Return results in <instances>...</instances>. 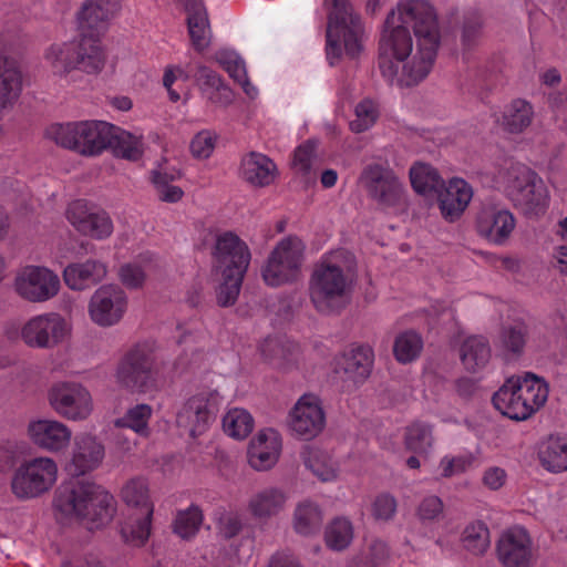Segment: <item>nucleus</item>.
<instances>
[{
    "mask_svg": "<svg viewBox=\"0 0 567 567\" xmlns=\"http://www.w3.org/2000/svg\"><path fill=\"white\" fill-rule=\"evenodd\" d=\"M393 10L395 22L411 27L417 40L416 53L403 68L406 85H416L429 75L441 43L437 13L427 0H403Z\"/></svg>",
    "mask_w": 567,
    "mask_h": 567,
    "instance_id": "1",
    "label": "nucleus"
},
{
    "mask_svg": "<svg viewBox=\"0 0 567 567\" xmlns=\"http://www.w3.org/2000/svg\"><path fill=\"white\" fill-rule=\"evenodd\" d=\"M53 507L63 517L79 519L93 529L105 526L113 519L116 501L100 485L71 481L55 491Z\"/></svg>",
    "mask_w": 567,
    "mask_h": 567,
    "instance_id": "2",
    "label": "nucleus"
},
{
    "mask_svg": "<svg viewBox=\"0 0 567 567\" xmlns=\"http://www.w3.org/2000/svg\"><path fill=\"white\" fill-rule=\"evenodd\" d=\"M548 385L532 372L511 377L494 393L492 403L504 416L525 421L533 416L548 399Z\"/></svg>",
    "mask_w": 567,
    "mask_h": 567,
    "instance_id": "3",
    "label": "nucleus"
},
{
    "mask_svg": "<svg viewBox=\"0 0 567 567\" xmlns=\"http://www.w3.org/2000/svg\"><path fill=\"white\" fill-rule=\"evenodd\" d=\"M328 11L327 56L338 59L341 55L340 38L347 53L355 56L361 50L360 39L363 34L361 17L355 12L352 0H323Z\"/></svg>",
    "mask_w": 567,
    "mask_h": 567,
    "instance_id": "4",
    "label": "nucleus"
},
{
    "mask_svg": "<svg viewBox=\"0 0 567 567\" xmlns=\"http://www.w3.org/2000/svg\"><path fill=\"white\" fill-rule=\"evenodd\" d=\"M111 123L80 121L54 123L45 128L44 136L56 145L83 156H97L109 150Z\"/></svg>",
    "mask_w": 567,
    "mask_h": 567,
    "instance_id": "5",
    "label": "nucleus"
},
{
    "mask_svg": "<svg viewBox=\"0 0 567 567\" xmlns=\"http://www.w3.org/2000/svg\"><path fill=\"white\" fill-rule=\"evenodd\" d=\"M502 178L506 198L524 215H538L545 210L548 192L535 171L516 163L504 171Z\"/></svg>",
    "mask_w": 567,
    "mask_h": 567,
    "instance_id": "6",
    "label": "nucleus"
},
{
    "mask_svg": "<svg viewBox=\"0 0 567 567\" xmlns=\"http://www.w3.org/2000/svg\"><path fill=\"white\" fill-rule=\"evenodd\" d=\"M44 58L53 72L60 75H65L74 70L87 74L99 73L105 63L102 45L80 35L78 40L50 45Z\"/></svg>",
    "mask_w": 567,
    "mask_h": 567,
    "instance_id": "7",
    "label": "nucleus"
},
{
    "mask_svg": "<svg viewBox=\"0 0 567 567\" xmlns=\"http://www.w3.org/2000/svg\"><path fill=\"white\" fill-rule=\"evenodd\" d=\"M413 50V39L408 27L395 22V11L391 10L384 21V29L379 40L378 65L381 74L393 83L406 85V78L402 71L399 78L400 64L404 62ZM404 65L402 66V69Z\"/></svg>",
    "mask_w": 567,
    "mask_h": 567,
    "instance_id": "8",
    "label": "nucleus"
},
{
    "mask_svg": "<svg viewBox=\"0 0 567 567\" xmlns=\"http://www.w3.org/2000/svg\"><path fill=\"white\" fill-rule=\"evenodd\" d=\"M349 279L339 266L317 265L309 282L310 299L315 308L324 315L341 311L348 303Z\"/></svg>",
    "mask_w": 567,
    "mask_h": 567,
    "instance_id": "9",
    "label": "nucleus"
},
{
    "mask_svg": "<svg viewBox=\"0 0 567 567\" xmlns=\"http://www.w3.org/2000/svg\"><path fill=\"white\" fill-rule=\"evenodd\" d=\"M157 374L155 352L148 344L143 343L133 347L121 359L116 369V381L133 393H147L156 389Z\"/></svg>",
    "mask_w": 567,
    "mask_h": 567,
    "instance_id": "10",
    "label": "nucleus"
},
{
    "mask_svg": "<svg viewBox=\"0 0 567 567\" xmlns=\"http://www.w3.org/2000/svg\"><path fill=\"white\" fill-rule=\"evenodd\" d=\"M58 466L50 457H35L22 463L11 481L12 493L21 499L38 497L55 483Z\"/></svg>",
    "mask_w": 567,
    "mask_h": 567,
    "instance_id": "11",
    "label": "nucleus"
},
{
    "mask_svg": "<svg viewBox=\"0 0 567 567\" xmlns=\"http://www.w3.org/2000/svg\"><path fill=\"white\" fill-rule=\"evenodd\" d=\"M302 261V244L297 237L281 239L261 270L268 286L278 287L297 279Z\"/></svg>",
    "mask_w": 567,
    "mask_h": 567,
    "instance_id": "12",
    "label": "nucleus"
},
{
    "mask_svg": "<svg viewBox=\"0 0 567 567\" xmlns=\"http://www.w3.org/2000/svg\"><path fill=\"white\" fill-rule=\"evenodd\" d=\"M48 401L51 409L62 419L69 421H84L93 411V399L80 382L59 381L48 391Z\"/></svg>",
    "mask_w": 567,
    "mask_h": 567,
    "instance_id": "13",
    "label": "nucleus"
},
{
    "mask_svg": "<svg viewBox=\"0 0 567 567\" xmlns=\"http://www.w3.org/2000/svg\"><path fill=\"white\" fill-rule=\"evenodd\" d=\"M212 257L214 268L220 275L245 276L251 260V252L238 235L225 231L216 237Z\"/></svg>",
    "mask_w": 567,
    "mask_h": 567,
    "instance_id": "14",
    "label": "nucleus"
},
{
    "mask_svg": "<svg viewBox=\"0 0 567 567\" xmlns=\"http://www.w3.org/2000/svg\"><path fill=\"white\" fill-rule=\"evenodd\" d=\"M122 9V0H84L75 13L78 33L101 44V35Z\"/></svg>",
    "mask_w": 567,
    "mask_h": 567,
    "instance_id": "15",
    "label": "nucleus"
},
{
    "mask_svg": "<svg viewBox=\"0 0 567 567\" xmlns=\"http://www.w3.org/2000/svg\"><path fill=\"white\" fill-rule=\"evenodd\" d=\"M359 183L379 205L392 207L402 199L403 185L399 177L392 169L380 164L367 165L359 176Z\"/></svg>",
    "mask_w": 567,
    "mask_h": 567,
    "instance_id": "16",
    "label": "nucleus"
},
{
    "mask_svg": "<svg viewBox=\"0 0 567 567\" xmlns=\"http://www.w3.org/2000/svg\"><path fill=\"white\" fill-rule=\"evenodd\" d=\"M17 293L30 302H44L58 295L60 279L52 270L40 266H27L14 280Z\"/></svg>",
    "mask_w": 567,
    "mask_h": 567,
    "instance_id": "17",
    "label": "nucleus"
},
{
    "mask_svg": "<svg viewBox=\"0 0 567 567\" xmlns=\"http://www.w3.org/2000/svg\"><path fill=\"white\" fill-rule=\"evenodd\" d=\"M496 554L503 567H533L536 560L532 537L520 526L502 533L496 544Z\"/></svg>",
    "mask_w": 567,
    "mask_h": 567,
    "instance_id": "18",
    "label": "nucleus"
},
{
    "mask_svg": "<svg viewBox=\"0 0 567 567\" xmlns=\"http://www.w3.org/2000/svg\"><path fill=\"white\" fill-rule=\"evenodd\" d=\"M326 425L321 401L313 394L302 395L289 413V426L300 439L309 441L319 435Z\"/></svg>",
    "mask_w": 567,
    "mask_h": 567,
    "instance_id": "19",
    "label": "nucleus"
},
{
    "mask_svg": "<svg viewBox=\"0 0 567 567\" xmlns=\"http://www.w3.org/2000/svg\"><path fill=\"white\" fill-rule=\"evenodd\" d=\"M126 307L127 297L124 290L115 285H104L91 297L89 312L95 323L109 327L122 319Z\"/></svg>",
    "mask_w": 567,
    "mask_h": 567,
    "instance_id": "20",
    "label": "nucleus"
},
{
    "mask_svg": "<svg viewBox=\"0 0 567 567\" xmlns=\"http://www.w3.org/2000/svg\"><path fill=\"white\" fill-rule=\"evenodd\" d=\"M516 227L512 212L497 206L482 207L475 218L477 234L494 245H505Z\"/></svg>",
    "mask_w": 567,
    "mask_h": 567,
    "instance_id": "21",
    "label": "nucleus"
},
{
    "mask_svg": "<svg viewBox=\"0 0 567 567\" xmlns=\"http://www.w3.org/2000/svg\"><path fill=\"white\" fill-rule=\"evenodd\" d=\"M66 217L78 231L95 239L106 238L113 231L109 214L94 210L84 199L72 202L66 209Z\"/></svg>",
    "mask_w": 567,
    "mask_h": 567,
    "instance_id": "22",
    "label": "nucleus"
},
{
    "mask_svg": "<svg viewBox=\"0 0 567 567\" xmlns=\"http://www.w3.org/2000/svg\"><path fill=\"white\" fill-rule=\"evenodd\" d=\"M65 334V322L56 313L41 315L30 319L21 331L23 341L33 348H51Z\"/></svg>",
    "mask_w": 567,
    "mask_h": 567,
    "instance_id": "23",
    "label": "nucleus"
},
{
    "mask_svg": "<svg viewBox=\"0 0 567 567\" xmlns=\"http://www.w3.org/2000/svg\"><path fill=\"white\" fill-rule=\"evenodd\" d=\"M216 417V409L205 394L189 398L176 415L177 426L196 437L207 431Z\"/></svg>",
    "mask_w": 567,
    "mask_h": 567,
    "instance_id": "24",
    "label": "nucleus"
},
{
    "mask_svg": "<svg viewBox=\"0 0 567 567\" xmlns=\"http://www.w3.org/2000/svg\"><path fill=\"white\" fill-rule=\"evenodd\" d=\"M30 440L38 447L49 452H60L70 444L72 432L56 420H37L28 425Z\"/></svg>",
    "mask_w": 567,
    "mask_h": 567,
    "instance_id": "25",
    "label": "nucleus"
},
{
    "mask_svg": "<svg viewBox=\"0 0 567 567\" xmlns=\"http://www.w3.org/2000/svg\"><path fill=\"white\" fill-rule=\"evenodd\" d=\"M473 196L472 187L462 178H453L437 193V204L443 218L454 223L461 218Z\"/></svg>",
    "mask_w": 567,
    "mask_h": 567,
    "instance_id": "26",
    "label": "nucleus"
},
{
    "mask_svg": "<svg viewBox=\"0 0 567 567\" xmlns=\"http://www.w3.org/2000/svg\"><path fill=\"white\" fill-rule=\"evenodd\" d=\"M22 91V74L14 59L0 54V120L11 112Z\"/></svg>",
    "mask_w": 567,
    "mask_h": 567,
    "instance_id": "27",
    "label": "nucleus"
},
{
    "mask_svg": "<svg viewBox=\"0 0 567 567\" xmlns=\"http://www.w3.org/2000/svg\"><path fill=\"white\" fill-rule=\"evenodd\" d=\"M374 353L369 346H352L337 361L338 371H342L348 380L363 383L371 374Z\"/></svg>",
    "mask_w": 567,
    "mask_h": 567,
    "instance_id": "28",
    "label": "nucleus"
},
{
    "mask_svg": "<svg viewBox=\"0 0 567 567\" xmlns=\"http://www.w3.org/2000/svg\"><path fill=\"white\" fill-rule=\"evenodd\" d=\"M104 457V446L90 434L75 439L70 472L74 476L84 475L96 468Z\"/></svg>",
    "mask_w": 567,
    "mask_h": 567,
    "instance_id": "29",
    "label": "nucleus"
},
{
    "mask_svg": "<svg viewBox=\"0 0 567 567\" xmlns=\"http://www.w3.org/2000/svg\"><path fill=\"white\" fill-rule=\"evenodd\" d=\"M107 274L106 266L99 261L89 259L84 262H74L65 267L63 279L72 290H84L101 282Z\"/></svg>",
    "mask_w": 567,
    "mask_h": 567,
    "instance_id": "30",
    "label": "nucleus"
},
{
    "mask_svg": "<svg viewBox=\"0 0 567 567\" xmlns=\"http://www.w3.org/2000/svg\"><path fill=\"white\" fill-rule=\"evenodd\" d=\"M277 166L268 156L250 152L241 159L240 175L252 186L265 187L277 177Z\"/></svg>",
    "mask_w": 567,
    "mask_h": 567,
    "instance_id": "31",
    "label": "nucleus"
},
{
    "mask_svg": "<svg viewBox=\"0 0 567 567\" xmlns=\"http://www.w3.org/2000/svg\"><path fill=\"white\" fill-rule=\"evenodd\" d=\"M460 359L466 371L475 373L484 369L491 359V347L486 338L472 336L460 348Z\"/></svg>",
    "mask_w": 567,
    "mask_h": 567,
    "instance_id": "32",
    "label": "nucleus"
},
{
    "mask_svg": "<svg viewBox=\"0 0 567 567\" xmlns=\"http://www.w3.org/2000/svg\"><path fill=\"white\" fill-rule=\"evenodd\" d=\"M287 498V494L281 488L267 487L250 498L249 509L257 518H270L284 511Z\"/></svg>",
    "mask_w": 567,
    "mask_h": 567,
    "instance_id": "33",
    "label": "nucleus"
},
{
    "mask_svg": "<svg viewBox=\"0 0 567 567\" xmlns=\"http://www.w3.org/2000/svg\"><path fill=\"white\" fill-rule=\"evenodd\" d=\"M185 7L188 12L187 25L192 43L197 51H203L209 43L207 12L203 4L196 1L186 2Z\"/></svg>",
    "mask_w": 567,
    "mask_h": 567,
    "instance_id": "34",
    "label": "nucleus"
},
{
    "mask_svg": "<svg viewBox=\"0 0 567 567\" xmlns=\"http://www.w3.org/2000/svg\"><path fill=\"white\" fill-rule=\"evenodd\" d=\"M109 148L116 157L128 161H137L143 154V143L141 137L134 136L130 132L111 124Z\"/></svg>",
    "mask_w": 567,
    "mask_h": 567,
    "instance_id": "35",
    "label": "nucleus"
},
{
    "mask_svg": "<svg viewBox=\"0 0 567 567\" xmlns=\"http://www.w3.org/2000/svg\"><path fill=\"white\" fill-rule=\"evenodd\" d=\"M539 460L550 472L567 471V439L549 436L539 451Z\"/></svg>",
    "mask_w": 567,
    "mask_h": 567,
    "instance_id": "36",
    "label": "nucleus"
},
{
    "mask_svg": "<svg viewBox=\"0 0 567 567\" xmlns=\"http://www.w3.org/2000/svg\"><path fill=\"white\" fill-rule=\"evenodd\" d=\"M267 442L268 436L261 431L249 444L248 462L250 466L257 471L269 470L278 460V451L275 446L276 442H271V446L268 445Z\"/></svg>",
    "mask_w": 567,
    "mask_h": 567,
    "instance_id": "37",
    "label": "nucleus"
},
{
    "mask_svg": "<svg viewBox=\"0 0 567 567\" xmlns=\"http://www.w3.org/2000/svg\"><path fill=\"white\" fill-rule=\"evenodd\" d=\"M534 115L533 106L525 100H514L502 117L503 128L511 133H522L532 123Z\"/></svg>",
    "mask_w": 567,
    "mask_h": 567,
    "instance_id": "38",
    "label": "nucleus"
},
{
    "mask_svg": "<svg viewBox=\"0 0 567 567\" xmlns=\"http://www.w3.org/2000/svg\"><path fill=\"white\" fill-rule=\"evenodd\" d=\"M432 425L422 421H415L405 427L404 447L419 455H426L433 445Z\"/></svg>",
    "mask_w": 567,
    "mask_h": 567,
    "instance_id": "39",
    "label": "nucleus"
},
{
    "mask_svg": "<svg viewBox=\"0 0 567 567\" xmlns=\"http://www.w3.org/2000/svg\"><path fill=\"white\" fill-rule=\"evenodd\" d=\"M203 520V511L199 506L192 504L188 508L176 512L172 530L179 538L190 540L199 532Z\"/></svg>",
    "mask_w": 567,
    "mask_h": 567,
    "instance_id": "40",
    "label": "nucleus"
},
{
    "mask_svg": "<svg viewBox=\"0 0 567 567\" xmlns=\"http://www.w3.org/2000/svg\"><path fill=\"white\" fill-rule=\"evenodd\" d=\"M410 179L414 190L419 194L439 193L444 181L439 172L429 164L416 163L410 168Z\"/></svg>",
    "mask_w": 567,
    "mask_h": 567,
    "instance_id": "41",
    "label": "nucleus"
},
{
    "mask_svg": "<svg viewBox=\"0 0 567 567\" xmlns=\"http://www.w3.org/2000/svg\"><path fill=\"white\" fill-rule=\"evenodd\" d=\"M423 349L422 337L413 331L408 330L396 336L393 343V354L398 362L406 364L416 360Z\"/></svg>",
    "mask_w": 567,
    "mask_h": 567,
    "instance_id": "42",
    "label": "nucleus"
},
{
    "mask_svg": "<svg viewBox=\"0 0 567 567\" xmlns=\"http://www.w3.org/2000/svg\"><path fill=\"white\" fill-rule=\"evenodd\" d=\"M121 497L126 505L141 508L143 514L147 512L148 507H153L148 483L143 477L127 481L121 489Z\"/></svg>",
    "mask_w": 567,
    "mask_h": 567,
    "instance_id": "43",
    "label": "nucleus"
},
{
    "mask_svg": "<svg viewBox=\"0 0 567 567\" xmlns=\"http://www.w3.org/2000/svg\"><path fill=\"white\" fill-rule=\"evenodd\" d=\"M254 424L251 414L238 408L228 411L223 419L225 433L237 440L246 439L251 433Z\"/></svg>",
    "mask_w": 567,
    "mask_h": 567,
    "instance_id": "44",
    "label": "nucleus"
},
{
    "mask_svg": "<svg viewBox=\"0 0 567 567\" xmlns=\"http://www.w3.org/2000/svg\"><path fill=\"white\" fill-rule=\"evenodd\" d=\"M322 525L320 508L313 503L299 504L295 511V529L301 535H311L319 532Z\"/></svg>",
    "mask_w": 567,
    "mask_h": 567,
    "instance_id": "45",
    "label": "nucleus"
},
{
    "mask_svg": "<svg viewBox=\"0 0 567 567\" xmlns=\"http://www.w3.org/2000/svg\"><path fill=\"white\" fill-rule=\"evenodd\" d=\"M353 527L347 518H334L324 530L326 545L332 550H343L352 542Z\"/></svg>",
    "mask_w": 567,
    "mask_h": 567,
    "instance_id": "46",
    "label": "nucleus"
},
{
    "mask_svg": "<svg viewBox=\"0 0 567 567\" xmlns=\"http://www.w3.org/2000/svg\"><path fill=\"white\" fill-rule=\"evenodd\" d=\"M152 515L153 507H148L147 512L144 513L142 517L123 525L121 528L123 540L134 547L143 546L151 534Z\"/></svg>",
    "mask_w": 567,
    "mask_h": 567,
    "instance_id": "47",
    "label": "nucleus"
},
{
    "mask_svg": "<svg viewBox=\"0 0 567 567\" xmlns=\"http://www.w3.org/2000/svg\"><path fill=\"white\" fill-rule=\"evenodd\" d=\"M151 405L142 403L127 410L123 417L116 420L117 427H128L136 433L147 436L150 434L148 421L152 416Z\"/></svg>",
    "mask_w": 567,
    "mask_h": 567,
    "instance_id": "48",
    "label": "nucleus"
},
{
    "mask_svg": "<svg viewBox=\"0 0 567 567\" xmlns=\"http://www.w3.org/2000/svg\"><path fill=\"white\" fill-rule=\"evenodd\" d=\"M464 547L474 555H483L489 547V530L482 522L467 525L462 534Z\"/></svg>",
    "mask_w": 567,
    "mask_h": 567,
    "instance_id": "49",
    "label": "nucleus"
},
{
    "mask_svg": "<svg viewBox=\"0 0 567 567\" xmlns=\"http://www.w3.org/2000/svg\"><path fill=\"white\" fill-rule=\"evenodd\" d=\"M527 337V326L522 322L504 327L499 333L501 347L504 351L518 357L524 352Z\"/></svg>",
    "mask_w": 567,
    "mask_h": 567,
    "instance_id": "50",
    "label": "nucleus"
},
{
    "mask_svg": "<svg viewBox=\"0 0 567 567\" xmlns=\"http://www.w3.org/2000/svg\"><path fill=\"white\" fill-rule=\"evenodd\" d=\"M317 143L308 140L300 144L293 152L291 167L302 176H308L312 169L313 164L318 161L317 157Z\"/></svg>",
    "mask_w": 567,
    "mask_h": 567,
    "instance_id": "51",
    "label": "nucleus"
},
{
    "mask_svg": "<svg viewBox=\"0 0 567 567\" xmlns=\"http://www.w3.org/2000/svg\"><path fill=\"white\" fill-rule=\"evenodd\" d=\"M355 118L350 122V130L354 133H362L369 130L379 117L377 104L370 100L364 99L359 102L354 109Z\"/></svg>",
    "mask_w": 567,
    "mask_h": 567,
    "instance_id": "52",
    "label": "nucleus"
},
{
    "mask_svg": "<svg viewBox=\"0 0 567 567\" xmlns=\"http://www.w3.org/2000/svg\"><path fill=\"white\" fill-rule=\"evenodd\" d=\"M221 278L223 281L216 291V300L218 306L226 308L236 303L245 276L221 275Z\"/></svg>",
    "mask_w": 567,
    "mask_h": 567,
    "instance_id": "53",
    "label": "nucleus"
},
{
    "mask_svg": "<svg viewBox=\"0 0 567 567\" xmlns=\"http://www.w3.org/2000/svg\"><path fill=\"white\" fill-rule=\"evenodd\" d=\"M444 516V503L436 495L425 496L416 507V517L422 524L440 520Z\"/></svg>",
    "mask_w": 567,
    "mask_h": 567,
    "instance_id": "54",
    "label": "nucleus"
},
{
    "mask_svg": "<svg viewBox=\"0 0 567 567\" xmlns=\"http://www.w3.org/2000/svg\"><path fill=\"white\" fill-rule=\"evenodd\" d=\"M398 503L393 495L382 493L372 503L371 513L377 520H390L396 513Z\"/></svg>",
    "mask_w": 567,
    "mask_h": 567,
    "instance_id": "55",
    "label": "nucleus"
},
{
    "mask_svg": "<svg viewBox=\"0 0 567 567\" xmlns=\"http://www.w3.org/2000/svg\"><path fill=\"white\" fill-rule=\"evenodd\" d=\"M483 29V19L481 14L473 12L465 17L463 31H462V42L466 48H472L476 44L477 40L482 35Z\"/></svg>",
    "mask_w": 567,
    "mask_h": 567,
    "instance_id": "56",
    "label": "nucleus"
},
{
    "mask_svg": "<svg viewBox=\"0 0 567 567\" xmlns=\"http://www.w3.org/2000/svg\"><path fill=\"white\" fill-rule=\"evenodd\" d=\"M216 136L209 131H202L190 142V152L199 159L208 158L215 148Z\"/></svg>",
    "mask_w": 567,
    "mask_h": 567,
    "instance_id": "57",
    "label": "nucleus"
},
{
    "mask_svg": "<svg viewBox=\"0 0 567 567\" xmlns=\"http://www.w3.org/2000/svg\"><path fill=\"white\" fill-rule=\"evenodd\" d=\"M306 465L321 481L328 482L336 477V468L331 462H327L324 456L318 452L311 453L306 460Z\"/></svg>",
    "mask_w": 567,
    "mask_h": 567,
    "instance_id": "58",
    "label": "nucleus"
},
{
    "mask_svg": "<svg viewBox=\"0 0 567 567\" xmlns=\"http://www.w3.org/2000/svg\"><path fill=\"white\" fill-rule=\"evenodd\" d=\"M217 61L235 81H244L247 75L245 63L236 54L225 51L218 52Z\"/></svg>",
    "mask_w": 567,
    "mask_h": 567,
    "instance_id": "59",
    "label": "nucleus"
},
{
    "mask_svg": "<svg viewBox=\"0 0 567 567\" xmlns=\"http://www.w3.org/2000/svg\"><path fill=\"white\" fill-rule=\"evenodd\" d=\"M120 278L124 286L136 289L143 286L145 281V271L137 264H126L120 269Z\"/></svg>",
    "mask_w": 567,
    "mask_h": 567,
    "instance_id": "60",
    "label": "nucleus"
},
{
    "mask_svg": "<svg viewBox=\"0 0 567 567\" xmlns=\"http://www.w3.org/2000/svg\"><path fill=\"white\" fill-rule=\"evenodd\" d=\"M208 101L217 107H227L234 101V92L225 83L209 90Z\"/></svg>",
    "mask_w": 567,
    "mask_h": 567,
    "instance_id": "61",
    "label": "nucleus"
},
{
    "mask_svg": "<svg viewBox=\"0 0 567 567\" xmlns=\"http://www.w3.org/2000/svg\"><path fill=\"white\" fill-rule=\"evenodd\" d=\"M241 520L237 515L227 514L219 519V532L224 538L230 539L237 536L241 530Z\"/></svg>",
    "mask_w": 567,
    "mask_h": 567,
    "instance_id": "62",
    "label": "nucleus"
},
{
    "mask_svg": "<svg viewBox=\"0 0 567 567\" xmlns=\"http://www.w3.org/2000/svg\"><path fill=\"white\" fill-rule=\"evenodd\" d=\"M159 188L157 190V196L161 200L167 203H176L182 199L184 192L181 187L174 185H166V182H158Z\"/></svg>",
    "mask_w": 567,
    "mask_h": 567,
    "instance_id": "63",
    "label": "nucleus"
},
{
    "mask_svg": "<svg viewBox=\"0 0 567 567\" xmlns=\"http://www.w3.org/2000/svg\"><path fill=\"white\" fill-rule=\"evenodd\" d=\"M60 567H105L103 561L95 555L89 554L62 561Z\"/></svg>",
    "mask_w": 567,
    "mask_h": 567,
    "instance_id": "64",
    "label": "nucleus"
}]
</instances>
